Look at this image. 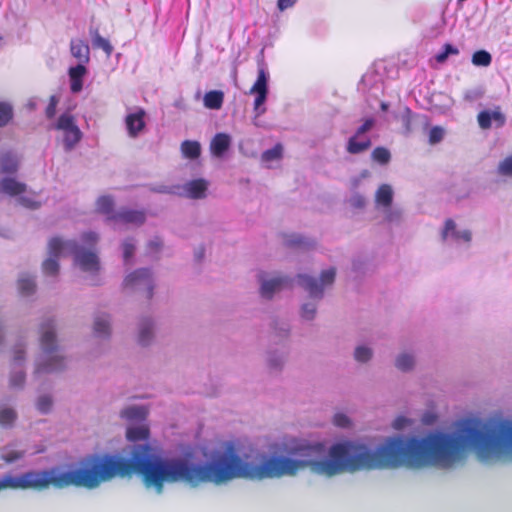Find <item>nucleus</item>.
Wrapping results in <instances>:
<instances>
[{
    "instance_id": "obj_1",
    "label": "nucleus",
    "mask_w": 512,
    "mask_h": 512,
    "mask_svg": "<svg viewBox=\"0 0 512 512\" xmlns=\"http://www.w3.org/2000/svg\"><path fill=\"white\" fill-rule=\"evenodd\" d=\"M137 473L146 487L161 493L165 482H184L192 487L211 482L222 484L233 480V441H225L212 454L206 464H195L184 458L162 459L152 453L149 444L136 445L131 458L111 455H90L78 468L60 472L58 468L28 471L19 477L5 475L0 478V491L4 489L45 490L49 486L63 489L69 486L97 488L116 476Z\"/></svg>"
},
{
    "instance_id": "obj_2",
    "label": "nucleus",
    "mask_w": 512,
    "mask_h": 512,
    "mask_svg": "<svg viewBox=\"0 0 512 512\" xmlns=\"http://www.w3.org/2000/svg\"><path fill=\"white\" fill-rule=\"evenodd\" d=\"M48 253L55 257L71 253L82 271L96 273L100 270L96 252L79 247L75 241H63L59 237H53L48 243Z\"/></svg>"
},
{
    "instance_id": "obj_3",
    "label": "nucleus",
    "mask_w": 512,
    "mask_h": 512,
    "mask_svg": "<svg viewBox=\"0 0 512 512\" xmlns=\"http://www.w3.org/2000/svg\"><path fill=\"white\" fill-rule=\"evenodd\" d=\"M40 345L46 355L47 361L39 363L36 373H48L60 370L63 367V359L52 354L56 351V335L54 326L50 322L41 325Z\"/></svg>"
},
{
    "instance_id": "obj_4",
    "label": "nucleus",
    "mask_w": 512,
    "mask_h": 512,
    "mask_svg": "<svg viewBox=\"0 0 512 512\" xmlns=\"http://www.w3.org/2000/svg\"><path fill=\"white\" fill-rule=\"evenodd\" d=\"M54 128L62 131L64 146L68 151L73 149L82 138V132L76 124L75 117L70 113L61 114Z\"/></svg>"
},
{
    "instance_id": "obj_5",
    "label": "nucleus",
    "mask_w": 512,
    "mask_h": 512,
    "mask_svg": "<svg viewBox=\"0 0 512 512\" xmlns=\"http://www.w3.org/2000/svg\"><path fill=\"white\" fill-rule=\"evenodd\" d=\"M336 271L330 268L322 271L320 275L321 284L318 281L307 275H298L299 285L303 287L311 297H321L323 294V286L331 285L335 280Z\"/></svg>"
},
{
    "instance_id": "obj_6",
    "label": "nucleus",
    "mask_w": 512,
    "mask_h": 512,
    "mask_svg": "<svg viewBox=\"0 0 512 512\" xmlns=\"http://www.w3.org/2000/svg\"><path fill=\"white\" fill-rule=\"evenodd\" d=\"M268 75L265 71L263 65L258 68V76L250 88V94H256V98L254 100V111L256 112V116H260L265 113L266 108L263 106L267 99L268 94Z\"/></svg>"
},
{
    "instance_id": "obj_7",
    "label": "nucleus",
    "mask_w": 512,
    "mask_h": 512,
    "mask_svg": "<svg viewBox=\"0 0 512 512\" xmlns=\"http://www.w3.org/2000/svg\"><path fill=\"white\" fill-rule=\"evenodd\" d=\"M123 285L125 288L131 289H145L146 298L151 299L153 296V282L152 275L149 269H138L130 273L124 280Z\"/></svg>"
},
{
    "instance_id": "obj_8",
    "label": "nucleus",
    "mask_w": 512,
    "mask_h": 512,
    "mask_svg": "<svg viewBox=\"0 0 512 512\" xmlns=\"http://www.w3.org/2000/svg\"><path fill=\"white\" fill-rule=\"evenodd\" d=\"M146 220V214L142 210L121 208L112 216V221L119 225L140 226Z\"/></svg>"
},
{
    "instance_id": "obj_9",
    "label": "nucleus",
    "mask_w": 512,
    "mask_h": 512,
    "mask_svg": "<svg viewBox=\"0 0 512 512\" xmlns=\"http://www.w3.org/2000/svg\"><path fill=\"white\" fill-rule=\"evenodd\" d=\"M145 116L144 109L139 108L136 112L129 113L125 117V125L130 137L135 138L144 130L146 126Z\"/></svg>"
},
{
    "instance_id": "obj_10",
    "label": "nucleus",
    "mask_w": 512,
    "mask_h": 512,
    "mask_svg": "<svg viewBox=\"0 0 512 512\" xmlns=\"http://www.w3.org/2000/svg\"><path fill=\"white\" fill-rule=\"evenodd\" d=\"M479 126L486 130L491 128L492 121L495 123L496 127H502L505 124L506 117L501 112L500 107H497L495 110H483L477 116Z\"/></svg>"
},
{
    "instance_id": "obj_11",
    "label": "nucleus",
    "mask_w": 512,
    "mask_h": 512,
    "mask_svg": "<svg viewBox=\"0 0 512 512\" xmlns=\"http://www.w3.org/2000/svg\"><path fill=\"white\" fill-rule=\"evenodd\" d=\"M288 284L289 279L287 277H277L271 280L262 281L260 288L261 296L266 299H271L275 292L280 291Z\"/></svg>"
},
{
    "instance_id": "obj_12",
    "label": "nucleus",
    "mask_w": 512,
    "mask_h": 512,
    "mask_svg": "<svg viewBox=\"0 0 512 512\" xmlns=\"http://www.w3.org/2000/svg\"><path fill=\"white\" fill-rule=\"evenodd\" d=\"M70 52L79 64H88L90 61V48L86 42L80 39H73L70 42Z\"/></svg>"
},
{
    "instance_id": "obj_13",
    "label": "nucleus",
    "mask_w": 512,
    "mask_h": 512,
    "mask_svg": "<svg viewBox=\"0 0 512 512\" xmlns=\"http://www.w3.org/2000/svg\"><path fill=\"white\" fill-rule=\"evenodd\" d=\"M85 65L86 64H78L69 68L70 89L73 93H78L83 88V77L87 73Z\"/></svg>"
},
{
    "instance_id": "obj_14",
    "label": "nucleus",
    "mask_w": 512,
    "mask_h": 512,
    "mask_svg": "<svg viewBox=\"0 0 512 512\" xmlns=\"http://www.w3.org/2000/svg\"><path fill=\"white\" fill-rule=\"evenodd\" d=\"M184 189L190 198L201 199L205 197L207 182L204 179L192 180L184 186Z\"/></svg>"
},
{
    "instance_id": "obj_15",
    "label": "nucleus",
    "mask_w": 512,
    "mask_h": 512,
    "mask_svg": "<svg viewBox=\"0 0 512 512\" xmlns=\"http://www.w3.org/2000/svg\"><path fill=\"white\" fill-rule=\"evenodd\" d=\"M230 146V137L225 133L216 134L210 144V149L213 155L220 157L228 150Z\"/></svg>"
},
{
    "instance_id": "obj_16",
    "label": "nucleus",
    "mask_w": 512,
    "mask_h": 512,
    "mask_svg": "<svg viewBox=\"0 0 512 512\" xmlns=\"http://www.w3.org/2000/svg\"><path fill=\"white\" fill-rule=\"evenodd\" d=\"M26 185L13 178H4L0 182V191L10 196H17L25 192Z\"/></svg>"
},
{
    "instance_id": "obj_17",
    "label": "nucleus",
    "mask_w": 512,
    "mask_h": 512,
    "mask_svg": "<svg viewBox=\"0 0 512 512\" xmlns=\"http://www.w3.org/2000/svg\"><path fill=\"white\" fill-rule=\"evenodd\" d=\"M89 34L92 38V45L95 49H102L107 56H110L113 52V46L108 39L102 37L99 34L98 28L91 27Z\"/></svg>"
},
{
    "instance_id": "obj_18",
    "label": "nucleus",
    "mask_w": 512,
    "mask_h": 512,
    "mask_svg": "<svg viewBox=\"0 0 512 512\" xmlns=\"http://www.w3.org/2000/svg\"><path fill=\"white\" fill-rule=\"evenodd\" d=\"M224 102V93L220 90H211L205 93L204 106L208 109L219 110Z\"/></svg>"
},
{
    "instance_id": "obj_19",
    "label": "nucleus",
    "mask_w": 512,
    "mask_h": 512,
    "mask_svg": "<svg viewBox=\"0 0 512 512\" xmlns=\"http://www.w3.org/2000/svg\"><path fill=\"white\" fill-rule=\"evenodd\" d=\"M96 210L107 216V219L112 221V216L117 211L114 210V200L111 196L104 195L97 199Z\"/></svg>"
},
{
    "instance_id": "obj_20",
    "label": "nucleus",
    "mask_w": 512,
    "mask_h": 512,
    "mask_svg": "<svg viewBox=\"0 0 512 512\" xmlns=\"http://www.w3.org/2000/svg\"><path fill=\"white\" fill-rule=\"evenodd\" d=\"M357 135H353L349 138L347 143V152L350 154H359L366 150H368L371 147V141L369 138H365L364 140L358 141Z\"/></svg>"
},
{
    "instance_id": "obj_21",
    "label": "nucleus",
    "mask_w": 512,
    "mask_h": 512,
    "mask_svg": "<svg viewBox=\"0 0 512 512\" xmlns=\"http://www.w3.org/2000/svg\"><path fill=\"white\" fill-rule=\"evenodd\" d=\"M181 151L184 157L188 159H196L201 154V146L197 141L185 140L181 144Z\"/></svg>"
},
{
    "instance_id": "obj_22",
    "label": "nucleus",
    "mask_w": 512,
    "mask_h": 512,
    "mask_svg": "<svg viewBox=\"0 0 512 512\" xmlns=\"http://www.w3.org/2000/svg\"><path fill=\"white\" fill-rule=\"evenodd\" d=\"M18 169V160L11 154L6 153L0 159V170L2 173L11 174L16 172Z\"/></svg>"
},
{
    "instance_id": "obj_23",
    "label": "nucleus",
    "mask_w": 512,
    "mask_h": 512,
    "mask_svg": "<svg viewBox=\"0 0 512 512\" xmlns=\"http://www.w3.org/2000/svg\"><path fill=\"white\" fill-rule=\"evenodd\" d=\"M393 200V191L387 184L381 185L376 192V202L384 207H389Z\"/></svg>"
},
{
    "instance_id": "obj_24",
    "label": "nucleus",
    "mask_w": 512,
    "mask_h": 512,
    "mask_svg": "<svg viewBox=\"0 0 512 512\" xmlns=\"http://www.w3.org/2000/svg\"><path fill=\"white\" fill-rule=\"evenodd\" d=\"M127 439L132 442L147 440L149 429L146 426L130 427L126 432Z\"/></svg>"
},
{
    "instance_id": "obj_25",
    "label": "nucleus",
    "mask_w": 512,
    "mask_h": 512,
    "mask_svg": "<svg viewBox=\"0 0 512 512\" xmlns=\"http://www.w3.org/2000/svg\"><path fill=\"white\" fill-rule=\"evenodd\" d=\"M36 284L32 277L22 276L18 279V290L23 296L31 295L35 292Z\"/></svg>"
},
{
    "instance_id": "obj_26",
    "label": "nucleus",
    "mask_w": 512,
    "mask_h": 512,
    "mask_svg": "<svg viewBox=\"0 0 512 512\" xmlns=\"http://www.w3.org/2000/svg\"><path fill=\"white\" fill-rule=\"evenodd\" d=\"M93 330L95 335L109 336L110 335V322L108 317H96L94 320Z\"/></svg>"
},
{
    "instance_id": "obj_27",
    "label": "nucleus",
    "mask_w": 512,
    "mask_h": 512,
    "mask_svg": "<svg viewBox=\"0 0 512 512\" xmlns=\"http://www.w3.org/2000/svg\"><path fill=\"white\" fill-rule=\"evenodd\" d=\"M283 156V146L281 143H277L271 149L265 150L261 155L263 162H272L280 160Z\"/></svg>"
},
{
    "instance_id": "obj_28",
    "label": "nucleus",
    "mask_w": 512,
    "mask_h": 512,
    "mask_svg": "<svg viewBox=\"0 0 512 512\" xmlns=\"http://www.w3.org/2000/svg\"><path fill=\"white\" fill-rule=\"evenodd\" d=\"M152 339V324L149 320L141 322L138 341L141 345H147Z\"/></svg>"
},
{
    "instance_id": "obj_29",
    "label": "nucleus",
    "mask_w": 512,
    "mask_h": 512,
    "mask_svg": "<svg viewBox=\"0 0 512 512\" xmlns=\"http://www.w3.org/2000/svg\"><path fill=\"white\" fill-rule=\"evenodd\" d=\"M492 62V56L486 50H478L472 55V63L475 66L487 67Z\"/></svg>"
},
{
    "instance_id": "obj_30",
    "label": "nucleus",
    "mask_w": 512,
    "mask_h": 512,
    "mask_svg": "<svg viewBox=\"0 0 512 512\" xmlns=\"http://www.w3.org/2000/svg\"><path fill=\"white\" fill-rule=\"evenodd\" d=\"M13 118V107L10 103L0 102V127L6 126Z\"/></svg>"
},
{
    "instance_id": "obj_31",
    "label": "nucleus",
    "mask_w": 512,
    "mask_h": 512,
    "mask_svg": "<svg viewBox=\"0 0 512 512\" xmlns=\"http://www.w3.org/2000/svg\"><path fill=\"white\" fill-rule=\"evenodd\" d=\"M49 258L46 259L43 264H42V269H43V272L46 274V275H56L59 271V263H58V258L60 256H53L49 253Z\"/></svg>"
},
{
    "instance_id": "obj_32",
    "label": "nucleus",
    "mask_w": 512,
    "mask_h": 512,
    "mask_svg": "<svg viewBox=\"0 0 512 512\" xmlns=\"http://www.w3.org/2000/svg\"><path fill=\"white\" fill-rule=\"evenodd\" d=\"M371 157L375 162L385 165L390 161L391 154L385 147H376L372 151Z\"/></svg>"
},
{
    "instance_id": "obj_33",
    "label": "nucleus",
    "mask_w": 512,
    "mask_h": 512,
    "mask_svg": "<svg viewBox=\"0 0 512 512\" xmlns=\"http://www.w3.org/2000/svg\"><path fill=\"white\" fill-rule=\"evenodd\" d=\"M395 365L401 371H408L414 366V358L409 354H401L397 357Z\"/></svg>"
},
{
    "instance_id": "obj_34",
    "label": "nucleus",
    "mask_w": 512,
    "mask_h": 512,
    "mask_svg": "<svg viewBox=\"0 0 512 512\" xmlns=\"http://www.w3.org/2000/svg\"><path fill=\"white\" fill-rule=\"evenodd\" d=\"M16 419V413L11 408L0 409V425L3 427L11 426Z\"/></svg>"
},
{
    "instance_id": "obj_35",
    "label": "nucleus",
    "mask_w": 512,
    "mask_h": 512,
    "mask_svg": "<svg viewBox=\"0 0 512 512\" xmlns=\"http://www.w3.org/2000/svg\"><path fill=\"white\" fill-rule=\"evenodd\" d=\"M459 53V50L454 47L453 45L446 43L443 46V51L436 55V61L438 63H443L446 61L449 55H457Z\"/></svg>"
},
{
    "instance_id": "obj_36",
    "label": "nucleus",
    "mask_w": 512,
    "mask_h": 512,
    "mask_svg": "<svg viewBox=\"0 0 512 512\" xmlns=\"http://www.w3.org/2000/svg\"><path fill=\"white\" fill-rule=\"evenodd\" d=\"M146 411L141 407H129L122 411L121 415L127 419H137L144 417Z\"/></svg>"
},
{
    "instance_id": "obj_37",
    "label": "nucleus",
    "mask_w": 512,
    "mask_h": 512,
    "mask_svg": "<svg viewBox=\"0 0 512 512\" xmlns=\"http://www.w3.org/2000/svg\"><path fill=\"white\" fill-rule=\"evenodd\" d=\"M372 356V351L368 347L359 346L355 349L354 357L358 362H367Z\"/></svg>"
},
{
    "instance_id": "obj_38",
    "label": "nucleus",
    "mask_w": 512,
    "mask_h": 512,
    "mask_svg": "<svg viewBox=\"0 0 512 512\" xmlns=\"http://www.w3.org/2000/svg\"><path fill=\"white\" fill-rule=\"evenodd\" d=\"M59 103V99L55 95H51L49 97V103L45 109V115L48 119H52L56 115L57 105Z\"/></svg>"
},
{
    "instance_id": "obj_39",
    "label": "nucleus",
    "mask_w": 512,
    "mask_h": 512,
    "mask_svg": "<svg viewBox=\"0 0 512 512\" xmlns=\"http://www.w3.org/2000/svg\"><path fill=\"white\" fill-rule=\"evenodd\" d=\"M52 407V399L50 396H41L37 401V408L42 413H47Z\"/></svg>"
},
{
    "instance_id": "obj_40",
    "label": "nucleus",
    "mask_w": 512,
    "mask_h": 512,
    "mask_svg": "<svg viewBox=\"0 0 512 512\" xmlns=\"http://www.w3.org/2000/svg\"><path fill=\"white\" fill-rule=\"evenodd\" d=\"M498 171L501 175L512 176V155L506 157L498 167Z\"/></svg>"
},
{
    "instance_id": "obj_41",
    "label": "nucleus",
    "mask_w": 512,
    "mask_h": 512,
    "mask_svg": "<svg viewBox=\"0 0 512 512\" xmlns=\"http://www.w3.org/2000/svg\"><path fill=\"white\" fill-rule=\"evenodd\" d=\"M24 454H25L24 451L10 450V451H7L5 454H3L2 459L6 463H13V462L21 459L24 456Z\"/></svg>"
},
{
    "instance_id": "obj_42",
    "label": "nucleus",
    "mask_w": 512,
    "mask_h": 512,
    "mask_svg": "<svg viewBox=\"0 0 512 512\" xmlns=\"http://www.w3.org/2000/svg\"><path fill=\"white\" fill-rule=\"evenodd\" d=\"M444 136V131L441 127H433L431 128L430 132H429V142L431 144H436L438 142H440L442 140Z\"/></svg>"
},
{
    "instance_id": "obj_43",
    "label": "nucleus",
    "mask_w": 512,
    "mask_h": 512,
    "mask_svg": "<svg viewBox=\"0 0 512 512\" xmlns=\"http://www.w3.org/2000/svg\"><path fill=\"white\" fill-rule=\"evenodd\" d=\"M316 313V307L314 304H304L301 310V316L304 319L311 320L314 318Z\"/></svg>"
},
{
    "instance_id": "obj_44",
    "label": "nucleus",
    "mask_w": 512,
    "mask_h": 512,
    "mask_svg": "<svg viewBox=\"0 0 512 512\" xmlns=\"http://www.w3.org/2000/svg\"><path fill=\"white\" fill-rule=\"evenodd\" d=\"M25 382V374L20 371L13 374L10 378V386L14 388L22 387Z\"/></svg>"
},
{
    "instance_id": "obj_45",
    "label": "nucleus",
    "mask_w": 512,
    "mask_h": 512,
    "mask_svg": "<svg viewBox=\"0 0 512 512\" xmlns=\"http://www.w3.org/2000/svg\"><path fill=\"white\" fill-rule=\"evenodd\" d=\"M134 251H135V246L132 242L125 241L123 243V257H124L125 262H128L131 259V257L134 254Z\"/></svg>"
},
{
    "instance_id": "obj_46",
    "label": "nucleus",
    "mask_w": 512,
    "mask_h": 512,
    "mask_svg": "<svg viewBox=\"0 0 512 512\" xmlns=\"http://www.w3.org/2000/svg\"><path fill=\"white\" fill-rule=\"evenodd\" d=\"M333 423L338 427L345 428L349 426L350 420L346 415L338 413L334 416Z\"/></svg>"
},
{
    "instance_id": "obj_47",
    "label": "nucleus",
    "mask_w": 512,
    "mask_h": 512,
    "mask_svg": "<svg viewBox=\"0 0 512 512\" xmlns=\"http://www.w3.org/2000/svg\"><path fill=\"white\" fill-rule=\"evenodd\" d=\"M374 126V119L367 118L363 124L357 129L355 135L361 136L362 134L368 132Z\"/></svg>"
},
{
    "instance_id": "obj_48",
    "label": "nucleus",
    "mask_w": 512,
    "mask_h": 512,
    "mask_svg": "<svg viewBox=\"0 0 512 512\" xmlns=\"http://www.w3.org/2000/svg\"><path fill=\"white\" fill-rule=\"evenodd\" d=\"M455 232H457L455 222L452 219H447L442 233L443 238L445 239L449 233L454 236Z\"/></svg>"
},
{
    "instance_id": "obj_49",
    "label": "nucleus",
    "mask_w": 512,
    "mask_h": 512,
    "mask_svg": "<svg viewBox=\"0 0 512 512\" xmlns=\"http://www.w3.org/2000/svg\"><path fill=\"white\" fill-rule=\"evenodd\" d=\"M82 240L86 244L94 246L98 241V235L95 232H87L82 235Z\"/></svg>"
},
{
    "instance_id": "obj_50",
    "label": "nucleus",
    "mask_w": 512,
    "mask_h": 512,
    "mask_svg": "<svg viewBox=\"0 0 512 512\" xmlns=\"http://www.w3.org/2000/svg\"><path fill=\"white\" fill-rule=\"evenodd\" d=\"M297 0H277V8L279 11H285L288 8L293 7Z\"/></svg>"
},
{
    "instance_id": "obj_51",
    "label": "nucleus",
    "mask_w": 512,
    "mask_h": 512,
    "mask_svg": "<svg viewBox=\"0 0 512 512\" xmlns=\"http://www.w3.org/2000/svg\"><path fill=\"white\" fill-rule=\"evenodd\" d=\"M455 239L464 240L465 242H469L471 240V232L468 230L457 231L453 236Z\"/></svg>"
},
{
    "instance_id": "obj_52",
    "label": "nucleus",
    "mask_w": 512,
    "mask_h": 512,
    "mask_svg": "<svg viewBox=\"0 0 512 512\" xmlns=\"http://www.w3.org/2000/svg\"><path fill=\"white\" fill-rule=\"evenodd\" d=\"M405 423H406V419H405V418H403V417H399V418H397V419L395 420V422H394V427H395L396 429H401V428H403V427H404Z\"/></svg>"
},
{
    "instance_id": "obj_53",
    "label": "nucleus",
    "mask_w": 512,
    "mask_h": 512,
    "mask_svg": "<svg viewBox=\"0 0 512 512\" xmlns=\"http://www.w3.org/2000/svg\"><path fill=\"white\" fill-rule=\"evenodd\" d=\"M24 359V351L23 350H16L14 353V360L15 361H22Z\"/></svg>"
},
{
    "instance_id": "obj_54",
    "label": "nucleus",
    "mask_w": 512,
    "mask_h": 512,
    "mask_svg": "<svg viewBox=\"0 0 512 512\" xmlns=\"http://www.w3.org/2000/svg\"><path fill=\"white\" fill-rule=\"evenodd\" d=\"M20 201H21V203L23 205H25L27 207H30V208H37L38 207L37 204H35L34 202H31V201H28L27 199L22 198Z\"/></svg>"
},
{
    "instance_id": "obj_55",
    "label": "nucleus",
    "mask_w": 512,
    "mask_h": 512,
    "mask_svg": "<svg viewBox=\"0 0 512 512\" xmlns=\"http://www.w3.org/2000/svg\"><path fill=\"white\" fill-rule=\"evenodd\" d=\"M161 245L162 244H161L160 240H158V239L154 240V241H151L149 243V247H151L152 249H159L161 247Z\"/></svg>"
},
{
    "instance_id": "obj_56",
    "label": "nucleus",
    "mask_w": 512,
    "mask_h": 512,
    "mask_svg": "<svg viewBox=\"0 0 512 512\" xmlns=\"http://www.w3.org/2000/svg\"><path fill=\"white\" fill-rule=\"evenodd\" d=\"M204 257V248H200V250L196 253V258L201 260Z\"/></svg>"
},
{
    "instance_id": "obj_57",
    "label": "nucleus",
    "mask_w": 512,
    "mask_h": 512,
    "mask_svg": "<svg viewBox=\"0 0 512 512\" xmlns=\"http://www.w3.org/2000/svg\"><path fill=\"white\" fill-rule=\"evenodd\" d=\"M381 109H382L383 111H386V110L388 109V104H387V103H385V102L381 103Z\"/></svg>"
},
{
    "instance_id": "obj_58",
    "label": "nucleus",
    "mask_w": 512,
    "mask_h": 512,
    "mask_svg": "<svg viewBox=\"0 0 512 512\" xmlns=\"http://www.w3.org/2000/svg\"><path fill=\"white\" fill-rule=\"evenodd\" d=\"M407 115L410 116L411 115V111L409 109H407Z\"/></svg>"
},
{
    "instance_id": "obj_59",
    "label": "nucleus",
    "mask_w": 512,
    "mask_h": 512,
    "mask_svg": "<svg viewBox=\"0 0 512 512\" xmlns=\"http://www.w3.org/2000/svg\"><path fill=\"white\" fill-rule=\"evenodd\" d=\"M2 40V38L0 37V41Z\"/></svg>"
}]
</instances>
